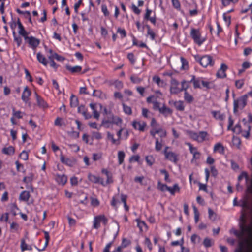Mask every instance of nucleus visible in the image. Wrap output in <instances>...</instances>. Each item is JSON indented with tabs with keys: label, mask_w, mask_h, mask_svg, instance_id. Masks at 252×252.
I'll list each match as a JSON object with an SVG mask.
<instances>
[{
	"label": "nucleus",
	"mask_w": 252,
	"mask_h": 252,
	"mask_svg": "<svg viewBox=\"0 0 252 252\" xmlns=\"http://www.w3.org/2000/svg\"><path fill=\"white\" fill-rule=\"evenodd\" d=\"M240 230L232 229L230 232L238 238L237 248L234 252H252V208L251 211V218L248 223H246V219L240 220Z\"/></svg>",
	"instance_id": "1"
},
{
	"label": "nucleus",
	"mask_w": 252,
	"mask_h": 252,
	"mask_svg": "<svg viewBox=\"0 0 252 252\" xmlns=\"http://www.w3.org/2000/svg\"><path fill=\"white\" fill-rule=\"evenodd\" d=\"M166 130L161 128L150 131V134L156 139L155 149L157 151H159L162 149L164 144L163 138L166 137Z\"/></svg>",
	"instance_id": "2"
},
{
	"label": "nucleus",
	"mask_w": 252,
	"mask_h": 252,
	"mask_svg": "<svg viewBox=\"0 0 252 252\" xmlns=\"http://www.w3.org/2000/svg\"><path fill=\"white\" fill-rule=\"evenodd\" d=\"M122 119L118 116H114L112 113H109V116L104 118L102 121L101 126L108 128L111 127L112 124L120 126L122 123Z\"/></svg>",
	"instance_id": "3"
},
{
	"label": "nucleus",
	"mask_w": 252,
	"mask_h": 252,
	"mask_svg": "<svg viewBox=\"0 0 252 252\" xmlns=\"http://www.w3.org/2000/svg\"><path fill=\"white\" fill-rule=\"evenodd\" d=\"M186 81H183L182 82V87L180 88L179 83L176 79L172 78L171 80L170 86V92L171 94H177L183 90H186L188 88V85H186Z\"/></svg>",
	"instance_id": "4"
},
{
	"label": "nucleus",
	"mask_w": 252,
	"mask_h": 252,
	"mask_svg": "<svg viewBox=\"0 0 252 252\" xmlns=\"http://www.w3.org/2000/svg\"><path fill=\"white\" fill-rule=\"evenodd\" d=\"M250 129V126L247 123H245L243 127H241L239 125H236L233 129V131L234 132L237 134H241L244 137L248 138Z\"/></svg>",
	"instance_id": "5"
},
{
	"label": "nucleus",
	"mask_w": 252,
	"mask_h": 252,
	"mask_svg": "<svg viewBox=\"0 0 252 252\" xmlns=\"http://www.w3.org/2000/svg\"><path fill=\"white\" fill-rule=\"evenodd\" d=\"M190 36L194 42L198 45H201L206 40V38L201 36L198 29L192 28L191 30Z\"/></svg>",
	"instance_id": "6"
},
{
	"label": "nucleus",
	"mask_w": 252,
	"mask_h": 252,
	"mask_svg": "<svg viewBox=\"0 0 252 252\" xmlns=\"http://www.w3.org/2000/svg\"><path fill=\"white\" fill-rule=\"evenodd\" d=\"M198 60L199 61L200 64L204 67L208 65L213 66L214 64L212 57L209 55L203 56L201 58H199Z\"/></svg>",
	"instance_id": "7"
},
{
	"label": "nucleus",
	"mask_w": 252,
	"mask_h": 252,
	"mask_svg": "<svg viewBox=\"0 0 252 252\" xmlns=\"http://www.w3.org/2000/svg\"><path fill=\"white\" fill-rule=\"evenodd\" d=\"M166 159L176 163L178 161V155L172 151H164Z\"/></svg>",
	"instance_id": "8"
},
{
	"label": "nucleus",
	"mask_w": 252,
	"mask_h": 252,
	"mask_svg": "<svg viewBox=\"0 0 252 252\" xmlns=\"http://www.w3.org/2000/svg\"><path fill=\"white\" fill-rule=\"evenodd\" d=\"M25 40L31 45L33 49L35 48L39 44L40 41L39 39L33 37H28L25 39Z\"/></svg>",
	"instance_id": "9"
},
{
	"label": "nucleus",
	"mask_w": 252,
	"mask_h": 252,
	"mask_svg": "<svg viewBox=\"0 0 252 252\" xmlns=\"http://www.w3.org/2000/svg\"><path fill=\"white\" fill-rule=\"evenodd\" d=\"M227 66L224 64L222 63L220 66V68L217 72L216 75L218 78H225L226 77V74L225 73V71L227 69Z\"/></svg>",
	"instance_id": "10"
},
{
	"label": "nucleus",
	"mask_w": 252,
	"mask_h": 252,
	"mask_svg": "<svg viewBox=\"0 0 252 252\" xmlns=\"http://www.w3.org/2000/svg\"><path fill=\"white\" fill-rule=\"evenodd\" d=\"M35 95L36 97L37 105L39 107L43 109H46L48 107L47 103L37 94L36 92H35Z\"/></svg>",
	"instance_id": "11"
},
{
	"label": "nucleus",
	"mask_w": 252,
	"mask_h": 252,
	"mask_svg": "<svg viewBox=\"0 0 252 252\" xmlns=\"http://www.w3.org/2000/svg\"><path fill=\"white\" fill-rule=\"evenodd\" d=\"M132 126L135 129H138L140 131H144L146 126V123L144 122L133 121Z\"/></svg>",
	"instance_id": "12"
},
{
	"label": "nucleus",
	"mask_w": 252,
	"mask_h": 252,
	"mask_svg": "<svg viewBox=\"0 0 252 252\" xmlns=\"http://www.w3.org/2000/svg\"><path fill=\"white\" fill-rule=\"evenodd\" d=\"M246 104V100L244 99H239L234 101V111H237L238 109L241 106L243 108Z\"/></svg>",
	"instance_id": "13"
},
{
	"label": "nucleus",
	"mask_w": 252,
	"mask_h": 252,
	"mask_svg": "<svg viewBox=\"0 0 252 252\" xmlns=\"http://www.w3.org/2000/svg\"><path fill=\"white\" fill-rule=\"evenodd\" d=\"M89 180L94 183H100L101 185L105 186L103 180L99 177L96 176L92 174H89L88 175Z\"/></svg>",
	"instance_id": "14"
},
{
	"label": "nucleus",
	"mask_w": 252,
	"mask_h": 252,
	"mask_svg": "<svg viewBox=\"0 0 252 252\" xmlns=\"http://www.w3.org/2000/svg\"><path fill=\"white\" fill-rule=\"evenodd\" d=\"M17 24L19 28L18 33L20 35L24 37V39L27 38L28 32L25 30L24 27L21 23L20 22L19 19H17Z\"/></svg>",
	"instance_id": "15"
},
{
	"label": "nucleus",
	"mask_w": 252,
	"mask_h": 252,
	"mask_svg": "<svg viewBox=\"0 0 252 252\" xmlns=\"http://www.w3.org/2000/svg\"><path fill=\"white\" fill-rule=\"evenodd\" d=\"M31 92L29 88L26 86L24 88L23 92L22 95V99L25 102H27L29 100V97L31 95Z\"/></svg>",
	"instance_id": "16"
},
{
	"label": "nucleus",
	"mask_w": 252,
	"mask_h": 252,
	"mask_svg": "<svg viewBox=\"0 0 252 252\" xmlns=\"http://www.w3.org/2000/svg\"><path fill=\"white\" fill-rule=\"evenodd\" d=\"M60 159L62 163L69 166H73V165L75 163V160L74 159H71L68 158H65L62 155H61L60 156Z\"/></svg>",
	"instance_id": "17"
},
{
	"label": "nucleus",
	"mask_w": 252,
	"mask_h": 252,
	"mask_svg": "<svg viewBox=\"0 0 252 252\" xmlns=\"http://www.w3.org/2000/svg\"><path fill=\"white\" fill-rule=\"evenodd\" d=\"M188 145L189 146L190 152L193 155V158L192 159V162H193L195 159L199 158L200 153L197 151L196 148L192 147V146L189 143Z\"/></svg>",
	"instance_id": "18"
},
{
	"label": "nucleus",
	"mask_w": 252,
	"mask_h": 252,
	"mask_svg": "<svg viewBox=\"0 0 252 252\" xmlns=\"http://www.w3.org/2000/svg\"><path fill=\"white\" fill-rule=\"evenodd\" d=\"M159 112L165 117H167L169 115H171L173 111L172 109L167 107L164 104H163V106L159 109Z\"/></svg>",
	"instance_id": "19"
},
{
	"label": "nucleus",
	"mask_w": 252,
	"mask_h": 252,
	"mask_svg": "<svg viewBox=\"0 0 252 252\" xmlns=\"http://www.w3.org/2000/svg\"><path fill=\"white\" fill-rule=\"evenodd\" d=\"M67 177L64 175H57L56 180L59 184L64 185L67 182Z\"/></svg>",
	"instance_id": "20"
},
{
	"label": "nucleus",
	"mask_w": 252,
	"mask_h": 252,
	"mask_svg": "<svg viewBox=\"0 0 252 252\" xmlns=\"http://www.w3.org/2000/svg\"><path fill=\"white\" fill-rule=\"evenodd\" d=\"M32 176L25 177L23 179V182L27 184V189H31L32 191H33V188L32 185Z\"/></svg>",
	"instance_id": "21"
},
{
	"label": "nucleus",
	"mask_w": 252,
	"mask_h": 252,
	"mask_svg": "<svg viewBox=\"0 0 252 252\" xmlns=\"http://www.w3.org/2000/svg\"><path fill=\"white\" fill-rule=\"evenodd\" d=\"M78 111L79 113H81L87 119L91 117V116L87 113L86 109L83 105H81L78 107Z\"/></svg>",
	"instance_id": "22"
},
{
	"label": "nucleus",
	"mask_w": 252,
	"mask_h": 252,
	"mask_svg": "<svg viewBox=\"0 0 252 252\" xmlns=\"http://www.w3.org/2000/svg\"><path fill=\"white\" fill-rule=\"evenodd\" d=\"M2 151L3 153L6 155H12L15 153V149L13 146H9L3 148Z\"/></svg>",
	"instance_id": "23"
},
{
	"label": "nucleus",
	"mask_w": 252,
	"mask_h": 252,
	"mask_svg": "<svg viewBox=\"0 0 252 252\" xmlns=\"http://www.w3.org/2000/svg\"><path fill=\"white\" fill-rule=\"evenodd\" d=\"M66 69L72 73L80 72L82 70V67L80 66H75L71 67L69 65L66 66Z\"/></svg>",
	"instance_id": "24"
},
{
	"label": "nucleus",
	"mask_w": 252,
	"mask_h": 252,
	"mask_svg": "<svg viewBox=\"0 0 252 252\" xmlns=\"http://www.w3.org/2000/svg\"><path fill=\"white\" fill-rule=\"evenodd\" d=\"M214 152L223 154L224 153V147L220 143H218L214 146Z\"/></svg>",
	"instance_id": "25"
},
{
	"label": "nucleus",
	"mask_w": 252,
	"mask_h": 252,
	"mask_svg": "<svg viewBox=\"0 0 252 252\" xmlns=\"http://www.w3.org/2000/svg\"><path fill=\"white\" fill-rule=\"evenodd\" d=\"M9 210L10 211L13 216L17 215V212L19 210V208L15 203H11L8 205Z\"/></svg>",
	"instance_id": "26"
},
{
	"label": "nucleus",
	"mask_w": 252,
	"mask_h": 252,
	"mask_svg": "<svg viewBox=\"0 0 252 252\" xmlns=\"http://www.w3.org/2000/svg\"><path fill=\"white\" fill-rule=\"evenodd\" d=\"M30 197V193L27 191H24L20 195L19 199L21 200L27 201Z\"/></svg>",
	"instance_id": "27"
},
{
	"label": "nucleus",
	"mask_w": 252,
	"mask_h": 252,
	"mask_svg": "<svg viewBox=\"0 0 252 252\" xmlns=\"http://www.w3.org/2000/svg\"><path fill=\"white\" fill-rule=\"evenodd\" d=\"M212 114L217 120L222 121L224 118V115L221 113L220 111H213Z\"/></svg>",
	"instance_id": "28"
},
{
	"label": "nucleus",
	"mask_w": 252,
	"mask_h": 252,
	"mask_svg": "<svg viewBox=\"0 0 252 252\" xmlns=\"http://www.w3.org/2000/svg\"><path fill=\"white\" fill-rule=\"evenodd\" d=\"M107 136L108 140H111L112 144L116 145H119L120 142H119V139H115L114 138V135L111 134L110 132H107Z\"/></svg>",
	"instance_id": "29"
},
{
	"label": "nucleus",
	"mask_w": 252,
	"mask_h": 252,
	"mask_svg": "<svg viewBox=\"0 0 252 252\" xmlns=\"http://www.w3.org/2000/svg\"><path fill=\"white\" fill-rule=\"evenodd\" d=\"M78 104V100L76 96L73 94L71 95L70 97V106L72 107H75Z\"/></svg>",
	"instance_id": "30"
},
{
	"label": "nucleus",
	"mask_w": 252,
	"mask_h": 252,
	"mask_svg": "<svg viewBox=\"0 0 252 252\" xmlns=\"http://www.w3.org/2000/svg\"><path fill=\"white\" fill-rule=\"evenodd\" d=\"M21 249L22 251H24L27 250H32V247L31 246L28 245L25 243V240L24 239H22L21 240Z\"/></svg>",
	"instance_id": "31"
},
{
	"label": "nucleus",
	"mask_w": 252,
	"mask_h": 252,
	"mask_svg": "<svg viewBox=\"0 0 252 252\" xmlns=\"http://www.w3.org/2000/svg\"><path fill=\"white\" fill-rule=\"evenodd\" d=\"M37 58L38 61L44 65L47 64V62L46 60L45 57L43 56L40 53H38L37 54Z\"/></svg>",
	"instance_id": "32"
},
{
	"label": "nucleus",
	"mask_w": 252,
	"mask_h": 252,
	"mask_svg": "<svg viewBox=\"0 0 252 252\" xmlns=\"http://www.w3.org/2000/svg\"><path fill=\"white\" fill-rule=\"evenodd\" d=\"M174 106L179 111H182L184 110L183 102L181 101H178L176 103H174Z\"/></svg>",
	"instance_id": "33"
},
{
	"label": "nucleus",
	"mask_w": 252,
	"mask_h": 252,
	"mask_svg": "<svg viewBox=\"0 0 252 252\" xmlns=\"http://www.w3.org/2000/svg\"><path fill=\"white\" fill-rule=\"evenodd\" d=\"M172 195H174L176 191L179 192L180 191V188L178 184H175L173 187H170V190H168Z\"/></svg>",
	"instance_id": "34"
},
{
	"label": "nucleus",
	"mask_w": 252,
	"mask_h": 252,
	"mask_svg": "<svg viewBox=\"0 0 252 252\" xmlns=\"http://www.w3.org/2000/svg\"><path fill=\"white\" fill-rule=\"evenodd\" d=\"M158 188L162 191L170 190V187L167 186L165 184H161L160 182L158 183Z\"/></svg>",
	"instance_id": "35"
},
{
	"label": "nucleus",
	"mask_w": 252,
	"mask_h": 252,
	"mask_svg": "<svg viewBox=\"0 0 252 252\" xmlns=\"http://www.w3.org/2000/svg\"><path fill=\"white\" fill-rule=\"evenodd\" d=\"M242 13H248V14H252V3L249 5L247 8H242Z\"/></svg>",
	"instance_id": "36"
},
{
	"label": "nucleus",
	"mask_w": 252,
	"mask_h": 252,
	"mask_svg": "<svg viewBox=\"0 0 252 252\" xmlns=\"http://www.w3.org/2000/svg\"><path fill=\"white\" fill-rule=\"evenodd\" d=\"M44 235H45V238L46 240L45 246L42 249H39V251H43V250H44L45 248L47 246V245L48 244L49 239H50V236H49V233L47 231H44Z\"/></svg>",
	"instance_id": "37"
},
{
	"label": "nucleus",
	"mask_w": 252,
	"mask_h": 252,
	"mask_svg": "<svg viewBox=\"0 0 252 252\" xmlns=\"http://www.w3.org/2000/svg\"><path fill=\"white\" fill-rule=\"evenodd\" d=\"M184 98L185 100L188 103L192 102L193 99V97L187 92H185Z\"/></svg>",
	"instance_id": "38"
},
{
	"label": "nucleus",
	"mask_w": 252,
	"mask_h": 252,
	"mask_svg": "<svg viewBox=\"0 0 252 252\" xmlns=\"http://www.w3.org/2000/svg\"><path fill=\"white\" fill-rule=\"evenodd\" d=\"M93 95L99 98L103 97L104 94L102 92L99 90H94Z\"/></svg>",
	"instance_id": "39"
},
{
	"label": "nucleus",
	"mask_w": 252,
	"mask_h": 252,
	"mask_svg": "<svg viewBox=\"0 0 252 252\" xmlns=\"http://www.w3.org/2000/svg\"><path fill=\"white\" fill-rule=\"evenodd\" d=\"M239 0H221L223 5L226 6L229 5L231 3H236Z\"/></svg>",
	"instance_id": "40"
},
{
	"label": "nucleus",
	"mask_w": 252,
	"mask_h": 252,
	"mask_svg": "<svg viewBox=\"0 0 252 252\" xmlns=\"http://www.w3.org/2000/svg\"><path fill=\"white\" fill-rule=\"evenodd\" d=\"M123 110L124 112L127 115H131L132 114V110L130 107L123 104Z\"/></svg>",
	"instance_id": "41"
},
{
	"label": "nucleus",
	"mask_w": 252,
	"mask_h": 252,
	"mask_svg": "<svg viewBox=\"0 0 252 252\" xmlns=\"http://www.w3.org/2000/svg\"><path fill=\"white\" fill-rule=\"evenodd\" d=\"M125 156V154L124 152L119 151L118 152V159L119 164H121L123 162Z\"/></svg>",
	"instance_id": "42"
},
{
	"label": "nucleus",
	"mask_w": 252,
	"mask_h": 252,
	"mask_svg": "<svg viewBox=\"0 0 252 252\" xmlns=\"http://www.w3.org/2000/svg\"><path fill=\"white\" fill-rule=\"evenodd\" d=\"M203 244L206 248L210 247L212 245L213 242L210 239L208 238H205L203 241Z\"/></svg>",
	"instance_id": "43"
},
{
	"label": "nucleus",
	"mask_w": 252,
	"mask_h": 252,
	"mask_svg": "<svg viewBox=\"0 0 252 252\" xmlns=\"http://www.w3.org/2000/svg\"><path fill=\"white\" fill-rule=\"evenodd\" d=\"M121 197L122 202L124 203V207H125V209L127 211H128L129 208H128V206L127 205L126 202V198H127L126 196L125 195H124V194H121Z\"/></svg>",
	"instance_id": "44"
},
{
	"label": "nucleus",
	"mask_w": 252,
	"mask_h": 252,
	"mask_svg": "<svg viewBox=\"0 0 252 252\" xmlns=\"http://www.w3.org/2000/svg\"><path fill=\"white\" fill-rule=\"evenodd\" d=\"M181 60L182 62V66L181 68L182 69H187L188 68V63L186 60H185L183 57H181Z\"/></svg>",
	"instance_id": "45"
},
{
	"label": "nucleus",
	"mask_w": 252,
	"mask_h": 252,
	"mask_svg": "<svg viewBox=\"0 0 252 252\" xmlns=\"http://www.w3.org/2000/svg\"><path fill=\"white\" fill-rule=\"evenodd\" d=\"M102 153H94L93 154V159L94 161H96L102 158Z\"/></svg>",
	"instance_id": "46"
},
{
	"label": "nucleus",
	"mask_w": 252,
	"mask_h": 252,
	"mask_svg": "<svg viewBox=\"0 0 252 252\" xmlns=\"http://www.w3.org/2000/svg\"><path fill=\"white\" fill-rule=\"evenodd\" d=\"M208 135V134L206 132H200L199 133V136H200L199 142H202L206 140V137Z\"/></svg>",
	"instance_id": "47"
},
{
	"label": "nucleus",
	"mask_w": 252,
	"mask_h": 252,
	"mask_svg": "<svg viewBox=\"0 0 252 252\" xmlns=\"http://www.w3.org/2000/svg\"><path fill=\"white\" fill-rule=\"evenodd\" d=\"M100 220L98 219V216L96 217L94 220V227L95 229H97L100 226Z\"/></svg>",
	"instance_id": "48"
},
{
	"label": "nucleus",
	"mask_w": 252,
	"mask_h": 252,
	"mask_svg": "<svg viewBox=\"0 0 252 252\" xmlns=\"http://www.w3.org/2000/svg\"><path fill=\"white\" fill-rule=\"evenodd\" d=\"M146 27L148 29V34L150 36L152 40H154L155 38V34L154 32L150 29V27L148 25H146Z\"/></svg>",
	"instance_id": "49"
},
{
	"label": "nucleus",
	"mask_w": 252,
	"mask_h": 252,
	"mask_svg": "<svg viewBox=\"0 0 252 252\" xmlns=\"http://www.w3.org/2000/svg\"><path fill=\"white\" fill-rule=\"evenodd\" d=\"M19 157L24 160H27L28 159V153L26 151H23L19 155Z\"/></svg>",
	"instance_id": "50"
},
{
	"label": "nucleus",
	"mask_w": 252,
	"mask_h": 252,
	"mask_svg": "<svg viewBox=\"0 0 252 252\" xmlns=\"http://www.w3.org/2000/svg\"><path fill=\"white\" fill-rule=\"evenodd\" d=\"M13 115L14 116L17 118H22V112L20 111H15V108H13L12 109Z\"/></svg>",
	"instance_id": "51"
},
{
	"label": "nucleus",
	"mask_w": 252,
	"mask_h": 252,
	"mask_svg": "<svg viewBox=\"0 0 252 252\" xmlns=\"http://www.w3.org/2000/svg\"><path fill=\"white\" fill-rule=\"evenodd\" d=\"M117 32L121 34L122 38L125 37L126 35V32L125 29L118 28Z\"/></svg>",
	"instance_id": "52"
},
{
	"label": "nucleus",
	"mask_w": 252,
	"mask_h": 252,
	"mask_svg": "<svg viewBox=\"0 0 252 252\" xmlns=\"http://www.w3.org/2000/svg\"><path fill=\"white\" fill-rule=\"evenodd\" d=\"M130 80L133 83L135 84H139L142 81V79L132 76L130 77Z\"/></svg>",
	"instance_id": "53"
},
{
	"label": "nucleus",
	"mask_w": 252,
	"mask_h": 252,
	"mask_svg": "<svg viewBox=\"0 0 252 252\" xmlns=\"http://www.w3.org/2000/svg\"><path fill=\"white\" fill-rule=\"evenodd\" d=\"M13 34L14 36V41L16 42L18 46H19L22 42V39L20 37H17L15 36V32L14 31L13 32Z\"/></svg>",
	"instance_id": "54"
},
{
	"label": "nucleus",
	"mask_w": 252,
	"mask_h": 252,
	"mask_svg": "<svg viewBox=\"0 0 252 252\" xmlns=\"http://www.w3.org/2000/svg\"><path fill=\"white\" fill-rule=\"evenodd\" d=\"M191 82H192L193 84V86L195 88H199L200 87V83L198 80H196L195 79L194 76H193L192 79L191 80Z\"/></svg>",
	"instance_id": "55"
},
{
	"label": "nucleus",
	"mask_w": 252,
	"mask_h": 252,
	"mask_svg": "<svg viewBox=\"0 0 252 252\" xmlns=\"http://www.w3.org/2000/svg\"><path fill=\"white\" fill-rule=\"evenodd\" d=\"M243 85H244L243 80H236L235 81V86L238 89L241 88L243 86Z\"/></svg>",
	"instance_id": "56"
},
{
	"label": "nucleus",
	"mask_w": 252,
	"mask_h": 252,
	"mask_svg": "<svg viewBox=\"0 0 252 252\" xmlns=\"http://www.w3.org/2000/svg\"><path fill=\"white\" fill-rule=\"evenodd\" d=\"M160 173L165 175V180L166 182H170V180L169 179V174L165 169L160 170Z\"/></svg>",
	"instance_id": "57"
},
{
	"label": "nucleus",
	"mask_w": 252,
	"mask_h": 252,
	"mask_svg": "<svg viewBox=\"0 0 252 252\" xmlns=\"http://www.w3.org/2000/svg\"><path fill=\"white\" fill-rule=\"evenodd\" d=\"M154 160V158L152 156H147L146 157V161L147 163L150 166L153 164Z\"/></svg>",
	"instance_id": "58"
},
{
	"label": "nucleus",
	"mask_w": 252,
	"mask_h": 252,
	"mask_svg": "<svg viewBox=\"0 0 252 252\" xmlns=\"http://www.w3.org/2000/svg\"><path fill=\"white\" fill-rule=\"evenodd\" d=\"M173 6L176 9L180 7V3L178 0H171Z\"/></svg>",
	"instance_id": "59"
},
{
	"label": "nucleus",
	"mask_w": 252,
	"mask_h": 252,
	"mask_svg": "<svg viewBox=\"0 0 252 252\" xmlns=\"http://www.w3.org/2000/svg\"><path fill=\"white\" fill-rule=\"evenodd\" d=\"M8 220V213H5L2 215L1 217L0 218V221H4L7 222Z\"/></svg>",
	"instance_id": "60"
},
{
	"label": "nucleus",
	"mask_w": 252,
	"mask_h": 252,
	"mask_svg": "<svg viewBox=\"0 0 252 252\" xmlns=\"http://www.w3.org/2000/svg\"><path fill=\"white\" fill-rule=\"evenodd\" d=\"M153 108L154 110H159V109H160L161 108V107H160V103L156 100L153 101Z\"/></svg>",
	"instance_id": "61"
},
{
	"label": "nucleus",
	"mask_w": 252,
	"mask_h": 252,
	"mask_svg": "<svg viewBox=\"0 0 252 252\" xmlns=\"http://www.w3.org/2000/svg\"><path fill=\"white\" fill-rule=\"evenodd\" d=\"M131 9L135 14L138 15L140 13V10L134 4L132 5Z\"/></svg>",
	"instance_id": "62"
},
{
	"label": "nucleus",
	"mask_w": 252,
	"mask_h": 252,
	"mask_svg": "<svg viewBox=\"0 0 252 252\" xmlns=\"http://www.w3.org/2000/svg\"><path fill=\"white\" fill-rule=\"evenodd\" d=\"M190 137L192 139L199 142L200 136H199V134L196 133H192L190 134Z\"/></svg>",
	"instance_id": "63"
},
{
	"label": "nucleus",
	"mask_w": 252,
	"mask_h": 252,
	"mask_svg": "<svg viewBox=\"0 0 252 252\" xmlns=\"http://www.w3.org/2000/svg\"><path fill=\"white\" fill-rule=\"evenodd\" d=\"M136 90L141 96H144V93L145 92V88L144 87L139 86L136 88Z\"/></svg>",
	"instance_id": "64"
}]
</instances>
